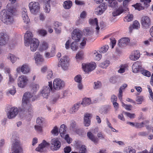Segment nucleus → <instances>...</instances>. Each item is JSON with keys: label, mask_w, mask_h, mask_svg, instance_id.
I'll return each instance as SVG.
<instances>
[{"label": "nucleus", "mask_w": 153, "mask_h": 153, "mask_svg": "<svg viewBox=\"0 0 153 153\" xmlns=\"http://www.w3.org/2000/svg\"><path fill=\"white\" fill-rule=\"evenodd\" d=\"M35 99L29 92H26L23 95L22 99V104L21 111L27 119H30L33 112L31 102L34 101Z\"/></svg>", "instance_id": "nucleus-1"}, {"label": "nucleus", "mask_w": 153, "mask_h": 153, "mask_svg": "<svg viewBox=\"0 0 153 153\" xmlns=\"http://www.w3.org/2000/svg\"><path fill=\"white\" fill-rule=\"evenodd\" d=\"M7 10H3L1 12L0 19L1 21L7 25L12 24L13 22V18L12 15L16 11L15 8L11 4H8L7 6Z\"/></svg>", "instance_id": "nucleus-2"}, {"label": "nucleus", "mask_w": 153, "mask_h": 153, "mask_svg": "<svg viewBox=\"0 0 153 153\" xmlns=\"http://www.w3.org/2000/svg\"><path fill=\"white\" fill-rule=\"evenodd\" d=\"M48 85L47 86H44L40 91V94L44 98H48L50 94V91L53 90L52 82H48Z\"/></svg>", "instance_id": "nucleus-3"}, {"label": "nucleus", "mask_w": 153, "mask_h": 153, "mask_svg": "<svg viewBox=\"0 0 153 153\" xmlns=\"http://www.w3.org/2000/svg\"><path fill=\"white\" fill-rule=\"evenodd\" d=\"M28 79L27 77L24 75L19 76L18 78V85L19 87L24 88L27 84Z\"/></svg>", "instance_id": "nucleus-4"}, {"label": "nucleus", "mask_w": 153, "mask_h": 153, "mask_svg": "<svg viewBox=\"0 0 153 153\" xmlns=\"http://www.w3.org/2000/svg\"><path fill=\"white\" fill-rule=\"evenodd\" d=\"M53 88L54 89L59 90L62 89L65 86L64 81L59 78L55 79L53 82Z\"/></svg>", "instance_id": "nucleus-5"}, {"label": "nucleus", "mask_w": 153, "mask_h": 153, "mask_svg": "<svg viewBox=\"0 0 153 153\" xmlns=\"http://www.w3.org/2000/svg\"><path fill=\"white\" fill-rule=\"evenodd\" d=\"M141 3H137L135 6L136 9L140 10L148 7L149 6L151 0H140Z\"/></svg>", "instance_id": "nucleus-6"}, {"label": "nucleus", "mask_w": 153, "mask_h": 153, "mask_svg": "<svg viewBox=\"0 0 153 153\" xmlns=\"http://www.w3.org/2000/svg\"><path fill=\"white\" fill-rule=\"evenodd\" d=\"M29 9L31 13L36 14L38 12L40 9L39 3L36 2H31L29 4Z\"/></svg>", "instance_id": "nucleus-7"}, {"label": "nucleus", "mask_w": 153, "mask_h": 153, "mask_svg": "<svg viewBox=\"0 0 153 153\" xmlns=\"http://www.w3.org/2000/svg\"><path fill=\"white\" fill-rule=\"evenodd\" d=\"M96 64L94 62L92 63L86 64L83 63L82 64V67L84 71L87 73L91 71L96 68Z\"/></svg>", "instance_id": "nucleus-8"}, {"label": "nucleus", "mask_w": 153, "mask_h": 153, "mask_svg": "<svg viewBox=\"0 0 153 153\" xmlns=\"http://www.w3.org/2000/svg\"><path fill=\"white\" fill-rule=\"evenodd\" d=\"M81 32V31L79 29H74L71 33L72 39L76 42L79 41L82 37Z\"/></svg>", "instance_id": "nucleus-9"}, {"label": "nucleus", "mask_w": 153, "mask_h": 153, "mask_svg": "<svg viewBox=\"0 0 153 153\" xmlns=\"http://www.w3.org/2000/svg\"><path fill=\"white\" fill-rule=\"evenodd\" d=\"M12 150V153H22V149L19 145L18 140H16L13 143Z\"/></svg>", "instance_id": "nucleus-10"}, {"label": "nucleus", "mask_w": 153, "mask_h": 153, "mask_svg": "<svg viewBox=\"0 0 153 153\" xmlns=\"http://www.w3.org/2000/svg\"><path fill=\"white\" fill-rule=\"evenodd\" d=\"M16 71L18 73L22 72L23 74H25L30 71V68L28 65L25 64L21 66L18 67L16 69Z\"/></svg>", "instance_id": "nucleus-11"}, {"label": "nucleus", "mask_w": 153, "mask_h": 153, "mask_svg": "<svg viewBox=\"0 0 153 153\" xmlns=\"http://www.w3.org/2000/svg\"><path fill=\"white\" fill-rule=\"evenodd\" d=\"M9 39V37L5 32L0 33V45H3L7 44Z\"/></svg>", "instance_id": "nucleus-12"}, {"label": "nucleus", "mask_w": 153, "mask_h": 153, "mask_svg": "<svg viewBox=\"0 0 153 153\" xmlns=\"http://www.w3.org/2000/svg\"><path fill=\"white\" fill-rule=\"evenodd\" d=\"M18 113V109L16 107H11L7 113V117L10 119L13 118L17 115Z\"/></svg>", "instance_id": "nucleus-13"}, {"label": "nucleus", "mask_w": 153, "mask_h": 153, "mask_svg": "<svg viewBox=\"0 0 153 153\" xmlns=\"http://www.w3.org/2000/svg\"><path fill=\"white\" fill-rule=\"evenodd\" d=\"M33 35L32 33L30 31H27L24 36V43L26 46H28L30 41L33 39Z\"/></svg>", "instance_id": "nucleus-14"}, {"label": "nucleus", "mask_w": 153, "mask_h": 153, "mask_svg": "<svg viewBox=\"0 0 153 153\" xmlns=\"http://www.w3.org/2000/svg\"><path fill=\"white\" fill-rule=\"evenodd\" d=\"M107 8V6L105 3H103L95 9V13L97 15L102 14Z\"/></svg>", "instance_id": "nucleus-15"}, {"label": "nucleus", "mask_w": 153, "mask_h": 153, "mask_svg": "<svg viewBox=\"0 0 153 153\" xmlns=\"http://www.w3.org/2000/svg\"><path fill=\"white\" fill-rule=\"evenodd\" d=\"M39 42L38 39L33 38L30 42V49L31 51L34 52L36 50L39 45Z\"/></svg>", "instance_id": "nucleus-16"}, {"label": "nucleus", "mask_w": 153, "mask_h": 153, "mask_svg": "<svg viewBox=\"0 0 153 153\" xmlns=\"http://www.w3.org/2000/svg\"><path fill=\"white\" fill-rule=\"evenodd\" d=\"M49 143L44 140L42 142L39 144L38 147L36 148V150L39 152H43L44 151L45 148L48 147L49 146Z\"/></svg>", "instance_id": "nucleus-17"}, {"label": "nucleus", "mask_w": 153, "mask_h": 153, "mask_svg": "<svg viewBox=\"0 0 153 153\" xmlns=\"http://www.w3.org/2000/svg\"><path fill=\"white\" fill-rule=\"evenodd\" d=\"M68 65V58L66 56H64L59 62V66L61 67L63 70H66L67 69Z\"/></svg>", "instance_id": "nucleus-18"}, {"label": "nucleus", "mask_w": 153, "mask_h": 153, "mask_svg": "<svg viewBox=\"0 0 153 153\" xmlns=\"http://www.w3.org/2000/svg\"><path fill=\"white\" fill-rule=\"evenodd\" d=\"M141 24L145 28H148L151 25V20L147 16L143 17L141 19Z\"/></svg>", "instance_id": "nucleus-19"}, {"label": "nucleus", "mask_w": 153, "mask_h": 153, "mask_svg": "<svg viewBox=\"0 0 153 153\" xmlns=\"http://www.w3.org/2000/svg\"><path fill=\"white\" fill-rule=\"evenodd\" d=\"M142 64L141 62L137 61L133 64L132 67V71L134 73H137L141 69Z\"/></svg>", "instance_id": "nucleus-20"}, {"label": "nucleus", "mask_w": 153, "mask_h": 153, "mask_svg": "<svg viewBox=\"0 0 153 153\" xmlns=\"http://www.w3.org/2000/svg\"><path fill=\"white\" fill-rule=\"evenodd\" d=\"M34 58L35 60L36 63L38 65L40 64L44 61V59L42 56L38 52H36L34 55Z\"/></svg>", "instance_id": "nucleus-21"}, {"label": "nucleus", "mask_w": 153, "mask_h": 153, "mask_svg": "<svg viewBox=\"0 0 153 153\" xmlns=\"http://www.w3.org/2000/svg\"><path fill=\"white\" fill-rule=\"evenodd\" d=\"M130 40L128 38H122L119 41L118 45L120 47H125L128 44Z\"/></svg>", "instance_id": "nucleus-22"}, {"label": "nucleus", "mask_w": 153, "mask_h": 153, "mask_svg": "<svg viewBox=\"0 0 153 153\" xmlns=\"http://www.w3.org/2000/svg\"><path fill=\"white\" fill-rule=\"evenodd\" d=\"M51 143L54 146V148H53L54 150H58L61 146V143L57 139H52L51 141Z\"/></svg>", "instance_id": "nucleus-23"}, {"label": "nucleus", "mask_w": 153, "mask_h": 153, "mask_svg": "<svg viewBox=\"0 0 153 153\" xmlns=\"http://www.w3.org/2000/svg\"><path fill=\"white\" fill-rule=\"evenodd\" d=\"M80 105V102L75 104L70 108L69 113L71 114H73L79 110Z\"/></svg>", "instance_id": "nucleus-24"}, {"label": "nucleus", "mask_w": 153, "mask_h": 153, "mask_svg": "<svg viewBox=\"0 0 153 153\" xmlns=\"http://www.w3.org/2000/svg\"><path fill=\"white\" fill-rule=\"evenodd\" d=\"M65 97L64 94H61L58 92L54 94L53 96L52 101L54 103L56 102L59 98L61 99L64 98Z\"/></svg>", "instance_id": "nucleus-25"}, {"label": "nucleus", "mask_w": 153, "mask_h": 153, "mask_svg": "<svg viewBox=\"0 0 153 153\" xmlns=\"http://www.w3.org/2000/svg\"><path fill=\"white\" fill-rule=\"evenodd\" d=\"M22 14L23 22L26 24L28 23L29 21V19L27 15V10L26 9L23 8Z\"/></svg>", "instance_id": "nucleus-26"}, {"label": "nucleus", "mask_w": 153, "mask_h": 153, "mask_svg": "<svg viewBox=\"0 0 153 153\" xmlns=\"http://www.w3.org/2000/svg\"><path fill=\"white\" fill-rule=\"evenodd\" d=\"M140 54L138 51H136L133 52L129 56L131 60L134 61L138 59L140 57Z\"/></svg>", "instance_id": "nucleus-27"}, {"label": "nucleus", "mask_w": 153, "mask_h": 153, "mask_svg": "<svg viewBox=\"0 0 153 153\" xmlns=\"http://www.w3.org/2000/svg\"><path fill=\"white\" fill-rule=\"evenodd\" d=\"M91 115L89 114H86L84 116V124L86 126H88L91 124L90 119Z\"/></svg>", "instance_id": "nucleus-28"}, {"label": "nucleus", "mask_w": 153, "mask_h": 153, "mask_svg": "<svg viewBox=\"0 0 153 153\" xmlns=\"http://www.w3.org/2000/svg\"><path fill=\"white\" fill-rule=\"evenodd\" d=\"M127 85L126 84H123L121 86H120L119 89L118 97L120 101H122V100L123 91L127 87Z\"/></svg>", "instance_id": "nucleus-29"}, {"label": "nucleus", "mask_w": 153, "mask_h": 153, "mask_svg": "<svg viewBox=\"0 0 153 153\" xmlns=\"http://www.w3.org/2000/svg\"><path fill=\"white\" fill-rule=\"evenodd\" d=\"M89 23L90 25L95 26L97 30H98L100 29V28L98 26L97 20V18H95L94 19H89Z\"/></svg>", "instance_id": "nucleus-30"}, {"label": "nucleus", "mask_w": 153, "mask_h": 153, "mask_svg": "<svg viewBox=\"0 0 153 153\" xmlns=\"http://www.w3.org/2000/svg\"><path fill=\"white\" fill-rule=\"evenodd\" d=\"M43 7L44 12L47 13H49L51 9L50 2L49 1H45Z\"/></svg>", "instance_id": "nucleus-31"}, {"label": "nucleus", "mask_w": 153, "mask_h": 153, "mask_svg": "<svg viewBox=\"0 0 153 153\" xmlns=\"http://www.w3.org/2000/svg\"><path fill=\"white\" fill-rule=\"evenodd\" d=\"M140 27V23L137 20L135 21L132 26H130L129 27V30L130 32H131L133 29H138Z\"/></svg>", "instance_id": "nucleus-32"}, {"label": "nucleus", "mask_w": 153, "mask_h": 153, "mask_svg": "<svg viewBox=\"0 0 153 153\" xmlns=\"http://www.w3.org/2000/svg\"><path fill=\"white\" fill-rule=\"evenodd\" d=\"M66 127L64 124L62 125L59 128V133L62 137H63L66 134Z\"/></svg>", "instance_id": "nucleus-33"}, {"label": "nucleus", "mask_w": 153, "mask_h": 153, "mask_svg": "<svg viewBox=\"0 0 153 153\" xmlns=\"http://www.w3.org/2000/svg\"><path fill=\"white\" fill-rule=\"evenodd\" d=\"M49 48V44L46 41H43L41 44L39 48L40 51H43Z\"/></svg>", "instance_id": "nucleus-34"}, {"label": "nucleus", "mask_w": 153, "mask_h": 153, "mask_svg": "<svg viewBox=\"0 0 153 153\" xmlns=\"http://www.w3.org/2000/svg\"><path fill=\"white\" fill-rule=\"evenodd\" d=\"M124 11L122 6L120 7L117 9L112 13L113 16H118L123 13Z\"/></svg>", "instance_id": "nucleus-35"}, {"label": "nucleus", "mask_w": 153, "mask_h": 153, "mask_svg": "<svg viewBox=\"0 0 153 153\" xmlns=\"http://www.w3.org/2000/svg\"><path fill=\"white\" fill-rule=\"evenodd\" d=\"M87 39L85 37H82L80 39V41L78 42H80V47L81 49H83L86 45Z\"/></svg>", "instance_id": "nucleus-36"}, {"label": "nucleus", "mask_w": 153, "mask_h": 153, "mask_svg": "<svg viewBox=\"0 0 153 153\" xmlns=\"http://www.w3.org/2000/svg\"><path fill=\"white\" fill-rule=\"evenodd\" d=\"M87 135L88 138L94 143H96L97 142V138L95 137L91 132H88Z\"/></svg>", "instance_id": "nucleus-37"}, {"label": "nucleus", "mask_w": 153, "mask_h": 153, "mask_svg": "<svg viewBox=\"0 0 153 153\" xmlns=\"http://www.w3.org/2000/svg\"><path fill=\"white\" fill-rule=\"evenodd\" d=\"M72 5V2L70 0H67L64 2L63 4L64 7L65 9H69Z\"/></svg>", "instance_id": "nucleus-38"}, {"label": "nucleus", "mask_w": 153, "mask_h": 153, "mask_svg": "<svg viewBox=\"0 0 153 153\" xmlns=\"http://www.w3.org/2000/svg\"><path fill=\"white\" fill-rule=\"evenodd\" d=\"M80 103V105H82L84 106L88 105L91 103V100L89 98H85L83 99L82 101Z\"/></svg>", "instance_id": "nucleus-39"}, {"label": "nucleus", "mask_w": 153, "mask_h": 153, "mask_svg": "<svg viewBox=\"0 0 153 153\" xmlns=\"http://www.w3.org/2000/svg\"><path fill=\"white\" fill-rule=\"evenodd\" d=\"M148 123V121H145L141 123H135V127L137 128H140L144 127Z\"/></svg>", "instance_id": "nucleus-40"}, {"label": "nucleus", "mask_w": 153, "mask_h": 153, "mask_svg": "<svg viewBox=\"0 0 153 153\" xmlns=\"http://www.w3.org/2000/svg\"><path fill=\"white\" fill-rule=\"evenodd\" d=\"M110 64V62L108 60H106L99 64V66L103 68L107 67Z\"/></svg>", "instance_id": "nucleus-41"}, {"label": "nucleus", "mask_w": 153, "mask_h": 153, "mask_svg": "<svg viewBox=\"0 0 153 153\" xmlns=\"http://www.w3.org/2000/svg\"><path fill=\"white\" fill-rule=\"evenodd\" d=\"M77 42L76 41L73 42L71 44V49L73 51H76L78 48V45Z\"/></svg>", "instance_id": "nucleus-42"}, {"label": "nucleus", "mask_w": 153, "mask_h": 153, "mask_svg": "<svg viewBox=\"0 0 153 153\" xmlns=\"http://www.w3.org/2000/svg\"><path fill=\"white\" fill-rule=\"evenodd\" d=\"M93 56L95 60L99 61L101 59L102 55L99 54L97 51H95L93 52Z\"/></svg>", "instance_id": "nucleus-43"}, {"label": "nucleus", "mask_w": 153, "mask_h": 153, "mask_svg": "<svg viewBox=\"0 0 153 153\" xmlns=\"http://www.w3.org/2000/svg\"><path fill=\"white\" fill-rule=\"evenodd\" d=\"M102 86V84L100 81H97L94 82L93 85V88L94 89L100 88Z\"/></svg>", "instance_id": "nucleus-44"}, {"label": "nucleus", "mask_w": 153, "mask_h": 153, "mask_svg": "<svg viewBox=\"0 0 153 153\" xmlns=\"http://www.w3.org/2000/svg\"><path fill=\"white\" fill-rule=\"evenodd\" d=\"M32 91L34 93L36 92L39 89V84L34 83L31 85Z\"/></svg>", "instance_id": "nucleus-45"}, {"label": "nucleus", "mask_w": 153, "mask_h": 153, "mask_svg": "<svg viewBox=\"0 0 153 153\" xmlns=\"http://www.w3.org/2000/svg\"><path fill=\"white\" fill-rule=\"evenodd\" d=\"M128 66L126 64L120 65V69L118 71L119 73L122 74L124 73L126 70L128 69Z\"/></svg>", "instance_id": "nucleus-46"}, {"label": "nucleus", "mask_w": 153, "mask_h": 153, "mask_svg": "<svg viewBox=\"0 0 153 153\" xmlns=\"http://www.w3.org/2000/svg\"><path fill=\"white\" fill-rule=\"evenodd\" d=\"M7 58L10 59L13 63H15L17 61L18 59L15 56L11 54L9 55Z\"/></svg>", "instance_id": "nucleus-47"}, {"label": "nucleus", "mask_w": 153, "mask_h": 153, "mask_svg": "<svg viewBox=\"0 0 153 153\" xmlns=\"http://www.w3.org/2000/svg\"><path fill=\"white\" fill-rule=\"evenodd\" d=\"M108 3V6L111 7H116L117 6V2L116 0H109Z\"/></svg>", "instance_id": "nucleus-48"}, {"label": "nucleus", "mask_w": 153, "mask_h": 153, "mask_svg": "<svg viewBox=\"0 0 153 153\" xmlns=\"http://www.w3.org/2000/svg\"><path fill=\"white\" fill-rule=\"evenodd\" d=\"M133 15L131 14H129L127 16L125 17L124 19V20L125 22H129L133 20Z\"/></svg>", "instance_id": "nucleus-49"}, {"label": "nucleus", "mask_w": 153, "mask_h": 153, "mask_svg": "<svg viewBox=\"0 0 153 153\" xmlns=\"http://www.w3.org/2000/svg\"><path fill=\"white\" fill-rule=\"evenodd\" d=\"M84 35L86 36H90L93 33V31L90 30L89 28H86L83 30Z\"/></svg>", "instance_id": "nucleus-50"}, {"label": "nucleus", "mask_w": 153, "mask_h": 153, "mask_svg": "<svg viewBox=\"0 0 153 153\" xmlns=\"http://www.w3.org/2000/svg\"><path fill=\"white\" fill-rule=\"evenodd\" d=\"M45 121V119L42 117H38L37 118L36 120V123L37 125H43V124Z\"/></svg>", "instance_id": "nucleus-51"}, {"label": "nucleus", "mask_w": 153, "mask_h": 153, "mask_svg": "<svg viewBox=\"0 0 153 153\" xmlns=\"http://www.w3.org/2000/svg\"><path fill=\"white\" fill-rule=\"evenodd\" d=\"M51 133L54 135L57 136L59 134V128L56 126L54 127Z\"/></svg>", "instance_id": "nucleus-52"}, {"label": "nucleus", "mask_w": 153, "mask_h": 153, "mask_svg": "<svg viewBox=\"0 0 153 153\" xmlns=\"http://www.w3.org/2000/svg\"><path fill=\"white\" fill-rule=\"evenodd\" d=\"M144 98L141 96H138L137 97L136 101L137 102V104H141L142 102L144 101Z\"/></svg>", "instance_id": "nucleus-53"}, {"label": "nucleus", "mask_w": 153, "mask_h": 153, "mask_svg": "<svg viewBox=\"0 0 153 153\" xmlns=\"http://www.w3.org/2000/svg\"><path fill=\"white\" fill-rule=\"evenodd\" d=\"M129 2L128 1L126 0L123 1V6H122L124 10V11H127L128 10V8L127 7L128 5Z\"/></svg>", "instance_id": "nucleus-54"}, {"label": "nucleus", "mask_w": 153, "mask_h": 153, "mask_svg": "<svg viewBox=\"0 0 153 153\" xmlns=\"http://www.w3.org/2000/svg\"><path fill=\"white\" fill-rule=\"evenodd\" d=\"M108 48L107 45L103 46L99 49V51L102 53H105L108 50Z\"/></svg>", "instance_id": "nucleus-55"}, {"label": "nucleus", "mask_w": 153, "mask_h": 153, "mask_svg": "<svg viewBox=\"0 0 153 153\" xmlns=\"http://www.w3.org/2000/svg\"><path fill=\"white\" fill-rule=\"evenodd\" d=\"M42 126L39 125H36L34 128L35 130L39 132H42Z\"/></svg>", "instance_id": "nucleus-56"}, {"label": "nucleus", "mask_w": 153, "mask_h": 153, "mask_svg": "<svg viewBox=\"0 0 153 153\" xmlns=\"http://www.w3.org/2000/svg\"><path fill=\"white\" fill-rule=\"evenodd\" d=\"M74 80L77 83H81L82 82V77L80 75H78L76 76L74 78Z\"/></svg>", "instance_id": "nucleus-57"}, {"label": "nucleus", "mask_w": 153, "mask_h": 153, "mask_svg": "<svg viewBox=\"0 0 153 153\" xmlns=\"http://www.w3.org/2000/svg\"><path fill=\"white\" fill-rule=\"evenodd\" d=\"M122 106L124 107L126 110L128 111L131 110V108L132 107V106L131 105L126 104L123 102H122Z\"/></svg>", "instance_id": "nucleus-58"}, {"label": "nucleus", "mask_w": 153, "mask_h": 153, "mask_svg": "<svg viewBox=\"0 0 153 153\" xmlns=\"http://www.w3.org/2000/svg\"><path fill=\"white\" fill-rule=\"evenodd\" d=\"M38 33L40 35L45 36L47 34V32L46 30L44 29H39L38 30Z\"/></svg>", "instance_id": "nucleus-59"}, {"label": "nucleus", "mask_w": 153, "mask_h": 153, "mask_svg": "<svg viewBox=\"0 0 153 153\" xmlns=\"http://www.w3.org/2000/svg\"><path fill=\"white\" fill-rule=\"evenodd\" d=\"M79 153H86V147L84 145H82L80 147Z\"/></svg>", "instance_id": "nucleus-60"}, {"label": "nucleus", "mask_w": 153, "mask_h": 153, "mask_svg": "<svg viewBox=\"0 0 153 153\" xmlns=\"http://www.w3.org/2000/svg\"><path fill=\"white\" fill-rule=\"evenodd\" d=\"M16 90L15 88L13 87L12 88L9 89L7 92V94L9 93L12 95H14L16 92Z\"/></svg>", "instance_id": "nucleus-61"}, {"label": "nucleus", "mask_w": 153, "mask_h": 153, "mask_svg": "<svg viewBox=\"0 0 153 153\" xmlns=\"http://www.w3.org/2000/svg\"><path fill=\"white\" fill-rule=\"evenodd\" d=\"M125 114L131 119L134 118L135 117V114H131L129 112H125Z\"/></svg>", "instance_id": "nucleus-62"}, {"label": "nucleus", "mask_w": 153, "mask_h": 153, "mask_svg": "<svg viewBox=\"0 0 153 153\" xmlns=\"http://www.w3.org/2000/svg\"><path fill=\"white\" fill-rule=\"evenodd\" d=\"M53 73L52 71L51 70H49L47 72V78L49 80L52 77Z\"/></svg>", "instance_id": "nucleus-63"}, {"label": "nucleus", "mask_w": 153, "mask_h": 153, "mask_svg": "<svg viewBox=\"0 0 153 153\" xmlns=\"http://www.w3.org/2000/svg\"><path fill=\"white\" fill-rule=\"evenodd\" d=\"M83 56V53L82 52H78L76 55V58L77 59H81Z\"/></svg>", "instance_id": "nucleus-64"}]
</instances>
